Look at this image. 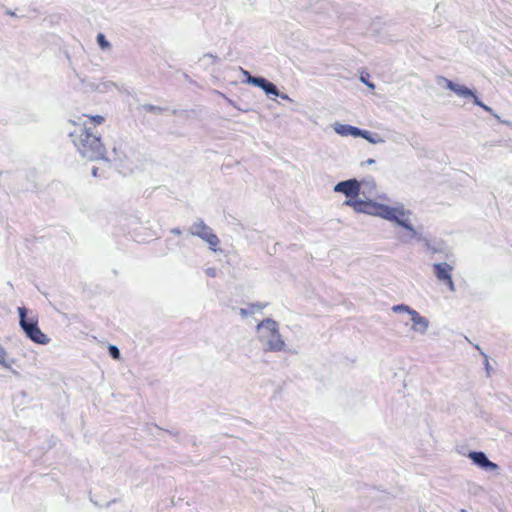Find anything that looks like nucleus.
Masks as SVG:
<instances>
[{
    "mask_svg": "<svg viewBox=\"0 0 512 512\" xmlns=\"http://www.w3.org/2000/svg\"><path fill=\"white\" fill-rule=\"evenodd\" d=\"M69 123L74 129L69 130L68 136L80 156L90 161L104 158L105 148L100 137L92 134L87 127L76 125L72 120H69Z\"/></svg>",
    "mask_w": 512,
    "mask_h": 512,
    "instance_id": "1",
    "label": "nucleus"
},
{
    "mask_svg": "<svg viewBox=\"0 0 512 512\" xmlns=\"http://www.w3.org/2000/svg\"><path fill=\"white\" fill-rule=\"evenodd\" d=\"M388 210L389 214L384 216V219L394 222L407 231V233L398 236L401 243L408 244L413 238L424 240V236L413 227L410 221V215L412 214L410 210L405 209L402 204L395 207L388 206Z\"/></svg>",
    "mask_w": 512,
    "mask_h": 512,
    "instance_id": "2",
    "label": "nucleus"
},
{
    "mask_svg": "<svg viewBox=\"0 0 512 512\" xmlns=\"http://www.w3.org/2000/svg\"><path fill=\"white\" fill-rule=\"evenodd\" d=\"M259 340L264 345L265 351L280 352L286 351V344L279 332L278 323L266 318L257 325Z\"/></svg>",
    "mask_w": 512,
    "mask_h": 512,
    "instance_id": "3",
    "label": "nucleus"
},
{
    "mask_svg": "<svg viewBox=\"0 0 512 512\" xmlns=\"http://www.w3.org/2000/svg\"><path fill=\"white\" fill-rule=\"evenodd\" d=\"M20 321L19 324L24 330L28 338L38 344H46L48 342L47 336L40 330L38 326V318L35 315H28V310L25 307L18 308Z\"/></svg>",
    "mask_w": 512,
    "mask_h": 512,
    "instance_id": "4",
    "label": "nucleus"
},
{
    "mask_svg": "<svg viewBox=\"0 0 512 512\" xmlns=\"http://www.w3.org/2000/svg\"><path fill=\"white\" fill-rule=\"evenodd\" d=\"M188 232L192 236H197L205 241L212 251H216V247L219 245L220 240L216 234L213 233L212 229L205 224V222L198 218L188 229Z\"/></svg>",
    "mask_w": 512,
    "mask_h": 512,
    "instance_id": "5",
    "label": "nucleus"
},
{
    "mask_svg": "<svg viewBox=\"0 0 512 512\" xmlns=\"http://www.w3.org/2000/svg\"><path fill=\"white\" fill-rule=\"evenodd\" d=\"M71 82L75 89H78L83 92H91V91H99V92H107L112 90L113 88H116V84L111 81H105L101 82L98 85H95L94 83L87 82L84 77L79 75L77 72L74 71V78L71 79Z\"/></svg>",
    "mask_w": 512,
    "mask_h": 512,
    "instance_id": "6",
    "label": "nucleus"
},
{
    "mask_svg": "<svg viewBox=\"0 0 512 512\" xmlns=\"http://www.w3.org/2000/svg\"><path fill=\"white\" fill-rule=\"evenodd\" d=\"M334 191L343 193L349 199H354L360 194V182L357 179L341 181L335 185Z\"/></svg>",
    "mask_w": 512,
    "mask_h": 512,
    "instance_id": "7",
    "label": "nucleus"
},
{
    "mask_svg": "<svg viewBox=\"0 0 512 512\" xmlns=\"http://www.w3.org/2000/svg\"><path fill=\"white\" fill-rule=\"evenodd\" d=\"M468 457L472 460L473 464L484 470H496L498 465L490 461L487 455L482 451H472L468 454Z\"/></svg>",
    "mask_w": 512,
    "mask_h": 512,
    "instance_id": "8",
    "label": "nucleus"
},
{
    "mask_svg": "<svg viewBox=\"0 0 512 512\" xmlns=\"http://www.w3.org/2000/svg\"><path fill=\"white\" fill-rule=\"evenodd\" d=\"M441 80L446 84V88L454 92L457 96L462 98H472L473 101L475 100V93L468 87L464 85H460L457 83H454L451 80H448L444 77H441Z\"/></svg>",
    "mask_w": 512,
    "mask_h": 512,
    "instance_id": "9",
    "label": "nucleus"
},
{
    "mask_svg": "<svg viewBox=\"0 0 512 512\" xmlns=\"http://www.w3.org/2000/svg\"><path fill=\"white\" fill-rule=\"evenodd\" d=\"M365 214L384 219V216H388L389 214L388 205L380 204L373 200H367Z\"/></svg>",
    "mask_w": 512,
    "mask_h": 512,
    "instance_id": "10",
    "label": "nucleus"
},
{
    "mask_svg": "<svg viewBox=\"0 0 512 512\" xmlns=\"http://www.w3.org/2000/svg\"><path fill=\"white\" fill-rule=\"evenodd\" d=\"M411 321L413 323V331L419 334H425L427 332L429 327V321L426 317L421 316L417 311L411 312Z\"/></svg>",
    "mask_w": 512,
    "mask_h": 512,
    "instance_id": "11",
    "label": "nucleus"
},
{
    "mask_svg": "<svg viewBox=\"0 0 512 512\" xmlns=\"http://www.w3.org/2000/svg\"><path fill=\"white\" fill-rule=\"evenodd\" d=\"M434 274L439 281L445 282L449 278H451V272L453 270V266L448 264L447 262L435 263L433 265Z\"/></svg>",
    "mask_w": 512,
    "mask_h": 512,
    "instance_id": "12",
    "label": "nucleus"
},
{
    "mask_svg": "<svg viewBox=\"0 0 512 512\" xmlns=\"http://www.w3.org/2000/svg\"><path fill=\"white\" fill-rule=\"evenodd\" d=\"M334 131L340 135V136H353V137H360L362 135V130L358 127L348 125V124H340L335 123L333 126Z\"/></svg>",
    "mask_w": 512,
    "mask_h": 512,
    "instance_id": "13",
    "label": "nucleus"
},
{
    "mask_svg": "<svg viewBox=\"0 0 512 512\" xmlns=\"http://www.w3.org/2000/svg\"><path fill=\"white\" fill-rule=\"evenodd\" d=\"M366 203L367 200H361V199H348L344 202V205L350 206L354 209L357 213H364L366 210Z\"/></svg>",
    "mask_w": 512,
    "mask_h": 512,
    "instance_id": "14",
    "label": "nucleus"
},
{
    "mask_svg": "<svg viewBox=\"0 0 512 512\" xmlns=\"http://www.w3.org/2000/svg\"><path fill=\"white\" fill-rule=\"evenodd\" d=\"M106 151H105V155H104V160H107V161H118V162H123L124 159H126V155L125 153L121 150L120 147H116L114 146L112 148V156H107L106 155Z\"/></svg>",
    "mask_w": 512,
    "mask_h": 512,
    "instance_id": "15",
    "label": "nucleus"
},
{
    "mask_svg": "<svg viewBox=\"0 0 512 512\" xmlns=\"http://www.w3.org/2000/svg\"><path fill=\"white\" fill-rule=\"evenodd\" d=\"M361 138H364L371 144H381L384 143V139L377 133H371L368 130H362Z\"/></svg>",
    "mask_w": 512,
    "mask_h": 512,
    "instance_id": "16",
    "label": "nucleus"
},
{
    "mask_svg": "<svg viewBox=\"0 0 512 512\" xmlns=\"http://www.w3.org/2000/svg\"><path fill=\"white\" fill-rule=\"evenodd\" d=\"M265 306H266V304L253 303L250 305V307L248 309L240 308L239 313L242 317L245 318L250 314H254L256 311H261Z\"/></svg>",
    "mask_w": 512,
    "mask_h": 512,
    "instance_id": "17",
    "label": "nucleus"
},
{
    "mask_svg": "<svg viewBox=\"0 0 512 512\" xmlns=\"http://www.w3.org/2000/svg\"><path fill=\"white\" fill-rule=\"evenodd\" d=\"M267 81L268 80L266 78L261 77V76H255V77H251V78H247L246 79V82L248 84H251L253 86L259 87L261 89H263V87H264V85H266Z\"/></svg>",
    "mask_w": 512,
    "mask_h": 512,
    "instance_id": "18",
    "label": "nucleus"
},
{
    "mask_svg": "<svg viewBox=\"0 0 512 512\" xmlns=\"http://www.w3.org/2000/svg\"><path fill=\"white\" fill-rule=\"evenodd\" d=\"M96 41L102 50H110L111 49V43L106 39V37L103 33H98V35L96 37Z\"/></svg>",
    "mask_w": 512,
    "mask_h": 512,
    "instance_id": "19",
    "label": "nucleus"
},
{
    "mask_svg": "<svg viewBox=\"0 0 512 512\" xmlns=\"http://www.w3.org/2000/svg\"><path fill=\"white\" fill-rule=\"evenodd\" d=\"M262 90L267 95H273V96L279 95V90H278L277 86L274 83L270 82L269 80L267 81L266 85H264Z\"/></svg>",
    "mask_w": 512,
    "mask_h": 512,
    "instance_id": "20",
    "label": "nucleus"
},
{
    "mask_svg": "<svg viewBox=\"0 0 512 512\" xmlns=\"http://www.w3.org/2000/svg\"><path fill=\"white\" fill-rule=\"evenodd\" d=\"M392 311L395 312V313H402V312H405V313H408L410 316H411V312H416V310L412 309L411 307H409L408 305L406 304H398V305H394L392 306Z\"/></svg>",
    "mask_w": 512,
    "mask_h": 512,
    "instance_id": "21",
    "label": "nucleus"
},
{
    "mask_svg": "<svg viewBox=\"0 0 512 512\" xmlns=\"http://www.w3.org/2000/svg\"><path fill=\"white\" fill-rule=\"evenodd\" d=\"M375 186H376V184L372 178H366L360 182V189L363 188V191H362L363 194L366 193V191H365L366 189H368L370 191L371 189L375 188Z\"/></svg>",
    "mask_w": 512,
    "mask_h": 512,
    "instance_id": "22",
    "label": "nucleus"
},
{
    "mask_svg": "<svg viewBox=\"0 0 512 512\" xmlns=\"http://www.w3.org/2000/svg\"><path fill=\"white\" fill-rule=\"evenodd\" d=\"M142 109L147 111V112H152V113H155V114H160L163 111L167 110L166 108H163V107H160V106H155V105H152V104H144L142 106Z\"/></svg>",
    "mask_w": 512,
    "mask_h": 512,
    "instance_id": "23",
    "label": "nucleus"
},
{
    "mask_svg": "<svg viewBox=\"0 0 512 512\" xmlns=\"http://www.w3.org/2000/svg\"><path fill=\"white\" fill-rule=\"evenodd\" d=\"M217 57L208 53L203 55L202 58L199 59V62H203V65L205 67L209 66L210 64H213L216 61Z\"/></svg>",
    "mask_w": 512,
    "mask_h": 512,
    "instance_id": "24",
    "label": "nucleus"
},
{
    "mask_svg": "<svg viewBox=\"0 0 512 512\" xmlns=\"http://www.w3.org/2000/svg\"><path fill=\"white\" fill-rule=\"evenodd\" d=\"M108 352H109V355L115 359V360H118L120 359L121 357V353H120V350L119 348L116 346V345H113V344H110L108 346Z\"/></svg>",
    "mask_w": 512,
    "mask_h": 512,
    "instance_id": "25",
    "label": "nucleus"
},
{
    "mask_svg": "<svg viewBox=\"0 0 512 512\" xmlns=\"http://www.w3.org/2000/svg\"><path fill=\"white\" fill-rule=\"evenodd\" d=\"M474 104L484 109L486 112L490 113L496 118H499L497 114H495L491 107L485 105L478 97H475Z\"/></svg>",
    "mask_w": 512,
    "mask_h": 512,
    "instance_id": "26",
    "label": "nucleus"
},
{
    "mask_svg": "<svg viewBox=\"0 0 512 512\" xmlns=\"http://www.w3.org/2000/svg\"><path fill=\"white\" fill-rule=\"evenodd\" d=\"M0 364L7 365V353L1 346H0Z\"/></svg>",
    "mask_w": 512,
    "mask_h": 512,
    "instance_id": "27",
    "label": "nucleus"
},
{
    "mask_svg": "<svg viewBox=\"0 0 512 512\" xmlns=\"http://www.w3.org/2000/svg\"><path fill=\"white\" fill-rule=\"evenodd\" d=\"M426 247L432 252V253H438L440 252V249L436 248L435 246H432L428 239L424 237V240H422Z\"/></svg>",
    "mask_w": 512,
    "mask_h": 512,
    "instance_id": "28",
    "label": "nucleus"
},
{
    "mask_svg": "<svg viewBox=\"0 0 512 512\" xmlns=\"http://www.w3.org/2000/svg\"><path fill=\"white\" fill-rule=\"evenodd\" d=\"M90 119L95 125L102 124L104 122V117L101 115L91 116Z\"/></svg>",
    "mask_w": 512,
    "mask_h": 512,
    "instance_id": "29",
    "label": "nucleus"
},
{
    "mask_svg": "<svg viewBox=\"0 0 512 512\" xmlns=\"http://www.w3.org/2000/svg\"><path fill=\"white\" fill-rule=\"evenodd\" d=\"M205 273L209 277H216L217 270L214 267H209L205 270Z\"/></svg>",
    "mask_w": 512,
    "mask_h": 512,
    "instance_id": "30",
    "label": "nucleus"
},
{
    "mask_svg": "<svg viewBox=\"0 0 512 512\" xmlns=\"http://www.w3.org/2000/svg\"><path fill=\"white\" fill-rule=\"evenodd\" d=\"M445 282H446V284H447V286H448L449 290H450L451 292H455L456 288H455V284H454V282H453V280H452V277H451V278H449L448 280H446Z\"/></svg>",
    "mask_w": 512,
    "mask_h": 512,
    "instance_id": "31",
    "label": "nucleus"
},
{
    "mask_svg": "<svg viewBox=\"0 0 512 512\" xmlns=\"http://www.w3.org/2000/svg\"><path fill=\"white\" fill-rule=\"evenodd\" d=\"M91 174L92 176L94 177H99V174H98V168L93 166L92 169H91Z\"/></svg>",
    "mask_w": 512,
    "mask_h": 512,
    "instance_id": "32",
    "label": "nucleus"
},
{
    "mask_svg": "<svg viewBox=\"0 0 512 512\" xmlns=\"http://www.w3.org/2000/svg\"><path fill=\"white\" fill-rule=\"evenodd\" d=\"M171 233L174 235H180L182 232H181L180 228L175 227V228L171 229Z\"/></svg>",
    "mask_w": 512,
    "mask_h": 512,
    "instance_id": "33",
    "label": "nucleus"
},
{
    "mask_svg": "<svg viewBox=\"0 0 512 512\" xmlns=\"http://www.w3.org/2000/svg\"><path fill=\"white\" fill-rule=\"evenodd\" d=\"M281 99L283 100H289L291 101V99L289 98V96L287 94H284V93H280L279 92V95H278Z\"/></svg>",
    "mask_w": 512,
    "mask_h": 512,
    "instance_id": "34",
    "label": "nucleus"
},
{
    "mask_svg": "<svg viewBox=\"0 0 512 512\" xmlns=\"http://www.w3.org/2000/svg\"><path fill=\"white\" fill-rule=\"evenodd\" d=\"M240 69H241V72L243 73V75L246 76V79L253 77L248 71L244 70L243 68H240Z\"/></svg>",
    "mask_w": 512,
    "mask_h": 512,
    "instance_id": "35",
    "label": "nucleus"
},
{
    "mask_svg": "<svg viewBox=\"0 0 512 512\" xmlns=\"http://www.w3.org/2000/svg\"><path fill=\"white\" fill-rule=\"evenodd\" d=\"M361 81L364 82L368 87L374 88V85L368 82V80H365L364 77H361Z\"/></svg>",
    "mask_w": 512,
    "mask_h": 512,
    "instance_id": "36",
    "label": "nucleus"
},
{
    "mask_svg": "<svg viewBox=\"0 0 512 512\" xmlns=\"http://www.w3.org/2000/svg\"><path fill=\"white\" fill-rule=\"evenodd\" d=\"M365 163L366 164H373V163H375V160L370 158V159L366 160Z\"/></svg>",
    "mask_w": 512,
    "mask_h": 512,
    "instance_id": "37",
    "label": "nucleus"
},
{
    "mask_svg": "<svg viewBox=\"0 0 512 512\" xmlns=\"http://www.w3.org/2000/svg\"><path fill=\"white\" fill-rule=\"evenodd\" d=\"M153 428H154L155 430H157V431H162V429H161L160 427L156 426V425H155V426H153Z\"/></svg>",
    "mask_w": 512,
    "mask_h": 512,
    "instance_id": "38",
    "label": "nucleus"
}]
</instances>
